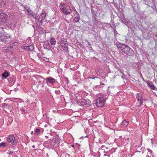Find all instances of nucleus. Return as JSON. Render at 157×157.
I'll return each instance as SVG.
<instances>
[{"instance_id": "obj_1", "label": "nucleus", "mask_w": 157, "mask_h": 157, "mask_svg": "<svg viewBox=\"0 0 157 157\" xmlns=\"http://www.w3.org/2000/svg\"><path fill=\"white\" fill-rule=\"evenodd\" d=\"M5 29L0 27V40L1 41L6 44H9L12 40L11 37L6 34Z\"/></svg>"}, {"instance_id": "obj_2", "label": "nucleus", "mask_w": 157, "mask_h": 157, "mask_svg": "<svg viewBox=\"0 0 157 157\" xmlns=\"http://www.w3.org/2000/svg\"><path fill=\"white\" fill-rule=\"evenodd\" d=\"M116 46L118 48H119L125 54L129 56H132L134 54L133 50L127 45L117 43L116 44Z\"/></svg>"}, {"instance_id": "obj_3", "label": "nucleus", "mask_w": 157, "mask_h": 157, "mask_svg": "<svg viewBox=\"0 0 157 157\" xmlns=\"http://www.w3.org/2000/svg\"><path fill=\"white\" fill-rule=\"evenodd\" d=\"M59 7L62 12L68 15L71 13V10L69 6L66 5L64 3H61Z\"/></svg>"}, {"instance_id": "obj_4", "label": "nucleus", "mask_w": 157, "mask_h": 157, "mask_svg": "<svg viewBox=\"0 0 157 157\" xmlns=\"http://www.w3.org/2000/svg\"><path fill=\"white\" fill-rule=\"evenodd\" d=\"M60 45L63 47V49L65 51L67 52L68 50V44L66 39L63 38L60 41Z\"/></svg>"}, {"instance_id": "obj_5", "label": "nucleus", "mask_w": 157, "mask_h": 157, "mask_svg": "<svg viewBox=\"0 0 157 157\" xmlns=\"http://www.w3.org/2000/svg\"><path fill=\"white\" fill-rule=\"evenodd\" d=\"M104 105V100L103 98H98L96 101V105L98 107H103Z\"/></svg>"}, {"instance_id": "obj_6", "label": "nucleus", "mask_w": 157, "mask_h": 157, "mask_svg": "<svg viewBox=\"0 0 157 157\" xmlns=\"http://www.w3.org/2000/svg\"><path fill=\"white\" fill-rule=\"evenodd\" d=\"M46 14L45 13H41L40 16H37L35 19V20L36 21H40V23L41 25L42 24V21L44 20L45 19L46 17Z\"/></svg>"}, {"instance_id": "obj_7", "label": "nucleus", "mask_w": 157, "mask_h": 157, "mask_svg": "<svg viewBox=\"0 0 157 157\" xmlns=\"http://www.w3.org/2000/svg\"><path fill=\"white\" fill-rule=\"evenodd\" d=\"M8 142L9 143H12L13 144H16L17 142V140H16L13 136L11 135L9 136L7 139Z\"/></svg>"}, {"instance_id": "obj_8", "label": "nucleus", "mask_w": 157, "mask_h": 157, "mask_svg": "<svg viewBox=\"0 0 157 157\" xmlns=\"http://www.w3.org/2000/svg\"><path fill=\"white\" fill-rule=\"evenodd\" d=\"M136 97L139 104V105H138V106H140L142 104L143 100H144V98L142 97V94L139 93L136 95Z\"/></svg>"}, {"instance_id": "obj_9", "label": "nucleus", "mask_w": 157, "mask_h": 157, "mask_svg": "<svg viewBox=\"0 0 157 157\" xmlns=\"http://www.w3.org/2000/svg\"><path fill=\"white\" fill-rule=\"evenodd\" d=\"M7 16L6 14L0 11V21H5L7 18Z\"/></svg>"}, {"instance_id": "obj_10", "label": "nucleus", "mask_w": 157, "mask_h": 157, "mask_svg": "<svg viewBox=\"0 0 157 157\" xmlns=\"http://www.w3.org/2000/svg\"><path fill=\"white\" fill-rule=\"evenodd\" d=\"M0 3L2 5V6L5 7L9 5L8 4L7 0H0Z\"/></svg>"}, {"instance_id": "obj_11", "label": "nucleus", "mask_w": 157, "mask_h": 157, "mask_svg": "<svg viewBox=\"0 0 157 157\" xmlns=\"http://www.w3.org/2000/svg\"><path fill=\"white\" fill-rule=\"evenodd\" d=\"M45 80L46 82L47 83L49 82L52 84H53L55 82V79L51 77L47 78Z\"/></svg>"}, {"instance_id": "obj_12", "label": "nucleus", "mask_w": 157, "mask_h": 157, "mask_svg": "<svg viewBox=\"0 0 157 157\" xmlns=\"http://www.w3.org/2000/svg\"><path fill=\"white\" fill-rule=\"evenodd\" d=\"M80 19V16L78 13H77L76 14V16L73 19V21L75 22H78Z\"/></svg>"}, {"instance_id": "obj_13", "label": "nucleus", "mask_w": 157, "mask_h": 157, "mask_svg": "<svg viewBox=\"0 0 157 157\" xmlns=\"http://www.w3.org/2000/svg\"><path fill=\"white\" fill-rule=\"evenodd\" d=\"M24 48L25 49H27L30 51H32L34 48V47L33 45H30L29 46H24Z\"/></svg>"}, {"instance_id": "obj_14", "label": "nucleus", "mask_w": 157, "mask_h": 157, "mask_svg": "<svg viewBox=\"0 0 157 157\" xmlns=\"http://www.w3.org/2000/svg\"><path fill=\"white\" fill-rule=\"evenodd\" d=\"M128 124V121H127L125 120L123 121L121 123V125L125 127H126Z\"/></svg>"}, {"instance_id": "obj_15", "label": "nucleus", "mask_w": 157, "mask_h": 157, "mask_svg": "<svg viewBox=\"0 0 157 157\" xmlns=\"http://www.w3.org/2000/svg\"><path fill=\"white\" fill-rule=\"evenodd\" d=\"M37 29L41 34H43L44 33H46L45 30L42 28L41 27H38Z\"/></svg>"}, {"instance_id": "obj_16", "label": "nucleus", "mask_w": 157, "mask_h": 157, "mask_svg": "<svg viewBox=\"0 0 157 157\" xmlns=\"http://www.w3.org/2000/svg\"><path fill=\"white\" fill-rule=\"evenodd\" d=\"M50 43L52 45H55L56 44V41L55 38H51L50 40Z\"/></svg>"}, {"instance_id": "obj_17", "label": "nucleus", "mask_w": 157, "mask_h": 157, "mask_svg": "<svg viewBox=\"0 0 157 157\" xmlns=\"http://www.w3.org/2000/svg\"><path fill=\"white\" fill-rule=\"evenodd\" d=\"M9 73L6 70L4 73L2 74V77L6 78L9 76Z\"/></svg>"}, {"instance_id": "obj_18", "label": "nucleus", "mask_w": 157, "mask_h": 157, "mask_svg": "<svg viewBox=\"0 0 157 157\" xmlns=\"http://www.w3.org/2000/svg\"><path fill=\"white\" fill-rule=\"evenodd\" d=\"M29 13V15H31L32 17L35 19L37 16V15L36 14H35L34 13L31 11Z\"/></svg>"}, {"instance_id": "obj_19", "label": "nucleus", "mask_w": 157, "mask_h": 157, "mask_svg": "<svg viewBox=\"0 0 157 157\" xmlns=\"http://www.w3.org/2000/svg\"><path fill=\"white\" fill-rule=\"evenodd\" d=\"M7 143L2 142L0 144V148H3L7 145Z\"/></svg>"}, {"instance_id": "obj_20", "label": "nucleus", "mask_w": 157, "mask_h": 157, "mask_svg": "<svg viewBox=\"0 0 157 157\" xmlns=\"http://www.w3.org/2000/svg\"><path fill=\"white\" fill-rule=\"evenodd\" d=\"M27 6H25V9L26 10V11L28 13H29L31 11V10L30 8H29L28 7H26Z\"/></svg>"}, {"instance_id": "obj_21", "label": "nucleus", "mask_w": 157, "mask_h": 157, "mask_svg": "<svg viewBox=\"0 0 157 157\" xmlns=\"http://www.w3.org/2000/svg\"><path fill=\"white\" fill-rule=\"evenodd\" d=\"M40 129L39 128H37L35 132L34 133V134H38L40 133Z\"/></svg>"}, {"instance_id": "obj_22", "label": "nucleus", "mask_w": 157, "mask_h": 157, "mask_svg": "<svg viewBox=\"0 0 157 157\" xmlns=\"http://www.w3.org/2000/svg\"><path fill=\"white\" fill-rule=\"evenodd\" d=\"M148 85L151 89H153V90H154L155 89V87L154 85H153L149 83L148 84Z\"/></svg>"}, {"instance_id": "obj_23", "label": "nucleus", "mask_w": 157, "mask_h": 157, "mask_svg": "<svg viewBox=\"0 0 157 157\" xmlns=\"http://www.w3.org/2000/svg\"><path fill=\"white\" fill-rule=\"evenodd\" d=\"M121 78L124 80H124H126L127 79V78L126 76L124 75H123L122 76Z\"/></svg>"}, {"instance_id": "obj_24", "label": "nucleus", "mask_w": 157, "mask_h": 157, "mask_svg": "<svg viewBox=\"0 0 157 157\" xmlns=\"http://www.w3.org/2000/svg\"><path fill=\"white\" fill-rule=\"evenodd\" d=\"M96 19V18L94 17V20H93V22H94V25L97 23L98 22V21Z\"/></svg>"}, {"instance_id": "obj_25", "label": "nucleus", "mask_w": 157, "mask_h": 157, "mask_svg": "<svg viewBox=\"0 0 157 157\" xmlns=\"http://www.w3.org/2000/svg\"><path fill=\"white\" fill-rule=\"evenodd\" d=\"M35 54H36V55L37 56H38V55L39 54L37 53H35Z\"/></svg>"}, {"instance_id": "obj_26", "label": "nucleus", "mask_w": 157, "mask_h": 157, "mask_svg": "<svg viewBox=\"0 0 157 157\" xmlns=\"http://www.w3.org/2000/svg\"><path fill=\"white\" fill-rule=\"evenodd\" d=\"M85 101L84 102V103H86V104H87V103L86 102H87V101L86 100H85V101Z\"/></svg>"}, {"instance_id": "obj_27", "label": "nucleus", "mask_w": 157, "mask_h": 157, "mask_svg": "<svg viewBox=\"0 0 157 157\" xmlns=\"http://www.w3.org/2000/svg\"><path fill=\"white\" fill-rule=\"evenodd\" d=\"M32 147H33V148H34L35 147V146L34 145H33L32 146Z\"/></svg>"}, {"instance_id": "obj_28", "label": "nucleus", "mask_w": 157, "mask_h": 157, "mask_svg": "<svg viewBox=\"0 0 157 157\" xmlns=\"http://www.w3.org/2000/svg\"><path fill=\"white\" fill-rule=\"evenodd\" d=\"M88 44L90 46L91 45V44L90 43L88 42Z\"/></svg>"}, {"instance_id": "obj_29", "label": "nucleus", "mask_w": 157, "mask_h": 157, "mask_svg": "<svg viewBox=\"0 0 157 157\" xmlns=\"http://www.w3.org/2000/svg\"><path fill=\"white\" fill-rule=\"evenodd\" d=\"M149 151L151 152V153L152 152V151L151 150H150V151Z\"/></svg>"}, {"instance_id": "obj_30", "label": "nucleus", "mask_w": 157, "mask_h": 157, "mask_svg": "<svg viewBox=\"0 0 157 157\" xmlns=\"http://www.w3.org/2000/svg\"><path fill=\"white\" fill-rule=\"evenodd\" d=\"M119 138H120V139L122 138V137L121 136H120L119 137Z\"/></svg>"}, {"instance_id": "obj_31", "label": "nucleus", "mask_w": 157, "mask_h": 157, "mask_svg": "<svg viewBox=\"0 0 157 157\" xmlns=\"http://www.w3.org/2000/svg\"><path fill=\"white\" fill-rule=\"evenodd\" d=\"M71 146H72V147H74V145H71Z\"/></svg>"}, {"instance_id": "obj_32", "label": "nucleus", "mask_w": 157, "mask_h": 157, "mask_svg": "<svg viewBox=\"0 0 157 157\" xmlns=\"http://www.w3.org/2000/svg\"><path fill=\"white\" fill-rule=\"evenodd\" d=\"M115 33H117V31H116V30H115Z\"/></svg>"}, {"instance_id": "obj_33", "label": "nucleus", "mask_w": 157, "mask_h": 157, "mask_svg": "<svg viewBox=\"0 0 157 157\" xmlns=\"http://www.w3.org/2000/svg\"><path fill=\"white\" fill-rule=\"evenodd\" d=\"M13 153V152H12V153L11 152H10V154H12V153Z\"/></svg>"}]
</instances>
